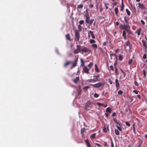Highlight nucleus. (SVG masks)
<instances>
[{
  "instance_id": "nucleus-31",
  "label": "nucleus",
  "mask_w": 147,
  "mask_h": 147,
  "mask_svg": "<svg viewBox=\"0 0 147 147\" xmlns=\"http://www.w3.org/2000/svg\"><path fill=\"white\" fill-rule=\"evenodd\" d=\"M93 63L92 62H90V63L88 65V68H90V69H91V67L93 65Z\"/></svg>"
},
{
  "instance_id": "nucleus-35",
  "label": "nucleus",
  "mask_w": 147,
  "mask_h": 147,
  "mask_svg": "<svg viewBox=\"0 0 147 147\" xmlns=\"http://www.w3.org/2000/svg\"><path fill=\"white\" fill-rule=\"evenodd\" d=\"M94 21V20L93 19H91L90 21V22L88 23V24H89L90 25H92Z\"/></svg>"
},
{
  "instance_id": "nucleus-44",
  "label": "nucleus",
  "mask_w": 147,
  "mask_h": 147,
  "mask_svg": "<svg viewBox=\"0 0 147 147\" xmlns=\"http://www.w3.org/2000/svg\"><path fill=\"white\" fill-rule=\"evenodd\" d=\"M97 104L100 106H102L103 107V106H104V104L100 102H98L97 103Z\"/></svg>"
},
{
  "instance_id": "nucleus-13",
  "label": "nucleus",
  "mask_w": 147,
  "mask_h": 147,
  "mask_svg": "<svg viewBox=\"0 0 147 147\" xmlns=\"http://www.w3.org/2000/svg\"><path fill=\"white\" fill-rule=\"evenodd\" d=\"M79 80V77H77L76 78L73 80V81L76 84Z\"/></svg>"
},
{
  "instance_id": "nucleus-17",
  "label": "nucleus",
  "mask_w": 147,
  "mask_h": 147,
  "mask_svg": "<svg viewBox=\"0 0 147 147\" xmlns=\"http://www.w3.org/2000/svg\"><path fill=\"white\" fill-rule=\"evenodd\" d=\"M96 133H94L90 136V138L91 139H94L95 138Z\"/></svg>"
},
{
  "instance_id": "nucleus-60",
  "label": "nucleus",
  "mask_w": 147,
  "mask_h": 147,
  "mask_svg": "<svg viewBox=\"0 0 147 147\" xmlns=\"http://www.w3.org/2000/svg\"><path fill=\"white\" fill-rule=\"evenodd\" d=\"M143 58L144 59H146V54H144L143 56Z\"/></svg>"
},
{
  "instance_id": "nucleus-45",
  "label": "nucleus",
  "mask_w": 147,
  "mask_h": 147,
  "mask_svg": "<svg viewBox=\"0 0 147 147\" xmlns=\"http://www.w3.org/2000/svg\"><path fill=\"white\" fill-rule=\"evenodd\" d=\"M143 74L144 75V78H146V75L145 71V70H143Z\"/></svg>"
},
{
  "instance_id": "nucleus-5",
  "label": "nucleus",
  "mask_w": 147,
  "mask_h": 147,
  "mask_svg": "<svg viewBox=\"0 0 147 147\" xmlns=\"http://www.w3.org/2000/svg\"><path fill=\"white\" fill-rule=\"evenodd\" d=\"M82 72H84L87 74H89V70L90 69V68H88L86 66H84L83 67Z\"/></svg>"
},
{
  "instance_id": "nucleus-24",
  "label": "nucleus",
  "mask_w": 147,
  "mask_h": 147,
  "mask_svg": "<svg viewBox=\"0 0 147 147\" xmlns=\"http://www.w3.org/2000/svg\"><path fill=\"white\" fill-rule=\"evenodd\" d=\"M83 7V5L82 4H81L79 5H78L77 7V9H82Z\"/></svg>"
},
{
  "instance_id": "nucleus-36",
  "label": "nucleus",
  "mask_w": 147,
  "mask_h": 147,
  "mask_svg": "<svg viewBox=\"0 0 147 147\" xmlns=\"http://www.w3.org/2000/svg\"><path fill=\"white\" fill-rule=\"evenodd\" d=\"M117 60H115V61L114 63V67L115 69V68H117V67H116Z\"/></svg>"
},
{
  "instance_id": "nucleus-19",
  "label": "nucleus",
  "mask_w": 147,
  "mask_h": 147,
  "mask_svg": "<svg viewBox=\"0 0 147 147\" xmlns=\"http://www.w3.org/2000/svg\"><path fill=\"white\" fill-rule=\"evenodd\" d=\"M142 42L144 47L145 48H146L147 47V45L146 44V42L144 40H142Z\"/></svg>"
},
{
  "instance_id": "nucleus-6",
  "label": "nucleus",
  "mask_w": 147,
  "mask_h": 147,
  "mask_svg": "<svg viewBox=\"0 0 147 147\" xmlns=\"http://www.w3.org/2000/svg\"><path fill=\"white\" fill-rule=\"evenodd\" d=\"M110 55L111 57V59H112L113 58L115 60H117V56L115 54L113 53H110Z\"/></svg>"
},
{
  "instance_id": "nucleus-64",
  "label": "nucleus",
  "mask_w": 147,
  "mask_h": 147,
  "mask_svg": "<svg viewBox=\"0 0 147 147\" xmlns=\"http://www.w3.org/2000/svg\"><path fill=\"white\" fill-rule=\"evenodd\" d=\"M133 92L136 94H138V92L137 91L135 90L133 91Z\"/></svg>"
},
{
  "instance_id": "nucleus-21",
  "label": "nucleus",
  "mask_w": 147,
  "mask_h": 147,
  "mask_svg": "<svg viewBox=\"0 0 147 147\" xmlns=\"http://www.w3.org/2000/svg\"><path fill=\"white\" fill-rule=\"evenodd\" d=\"M122 36L125 40L126 39V34L124 30L123 32Z\"/></svg>"
},
{
  "instance_id": "nucleus-38",
  "label": "nucleus",
  "mask_w": 147,
  "mask_h": 147,
  "mask_svg": "<svg viewBox=\"0 0 147 147\" xmlns=\"http://www.w3.org/2000/svg\"><path fill=\"white\" fill-rule=\"evenodd\" d=\"M118 57L119 60L120 61H121L123 59V57L121 55H119Z\"/></svg>"
},
{
  "instance_id": "nucleus-46",
  "label": "nucleus",
  "mask_w": 147,
  "mask_h": 147,
  "mask_svg": "<svg viewBox=\"0 0 147 147\" xmlns=\"http://www.w3.org/2000/svg\"><path fill=\"white\" fill-rule=\"evenodd\" d=\"M123 91L121 90H119L118 92V94L119 95H121L123 94Z\"/></svg>"
},
{
  "instance_id": "nucleus-2",
  "label": "nucleus",
  "mask_w": 147,
  "mask_h": 147,
  "mask_svg": "<svg viewBox=\"0 0 147 147\" xmlns=\"http://www.w3.org/2000/svg\"><path fill=\"white\" fill-rule=\"evenodd\" d=\"M126 24L122 25L121 24L119 25V28L121 30H125L127 32H128L130 29V26L129 25L128 23Z\"/></svg>"
},
{
  "instance_id": "nucleus-47",
  "label": "nucleus",
  "mask_w": 147,
  "mask_h": 147,
  "mask_svg": "<svg viewBox=\"0 0 147 147\" xmlns=\"http://www.w3.org/2000/svg\"><path fill=\"white\" fill-rule=\"evenodd\" d=\"M80 25L84 23V21L83 20H80L79 22Z\"/></svg>"
},
{
  "instance_id": "nucleus-12",
  "label": "nucleus",
  "mask_w": 147,
  "mask_h": 147,
  "mask_svg": "<svg viewBox=\"0 0 147 147\" xmlns=\"http://www.w3.org/2000/svg\"><path fill=\"white\" fill-rule=\"evenodd\" d=\"M92 46L95 51H96V49L97 48V45L96 44H93L92 45Z\"/></svg>"
},
{
  "instance_id": "nucleus-55",
  "label": "nucleus",
  "mask_w": 147,
  "mask_h": 147,
  "mask_svg": "<svg viewBox=\"0 0 147 147\" xmlns=\"http://www.w3.org/2000/svg\"><path fill=\"white\" fill-rule=\"evenodd\" d=\"M132 9H133V11H134L136 12V9L135 7L134 6L133 7H132Z\"/></svg>"
},
{
  "instance_id": "nucleus-42",
  "label": "nucleus",
  "mask_w": 147,
  "mask_h": 147,
  "mask_svg": "<svg viewBox=\"0 0 147 147\" xmlns=\"http://www.w3.org/2000/svg\"><path fill=\"white\" fill-rule=\"evenodd\" d=\"M77 63L76 62V61H74L73 63V67H75L76 65V64Z\"/></svg>"
},
{
  "instance_id": "nucleus-37",
  "label": "nucleus",
  "mask_w": 147,
  "mask_h": 147,
  "mask_svg": "<svg viewBox=\"0 0 147 147\" xmlns=\"http://www.w3.org/2000/svg\"><path fill=\"white\" fill-rule=\"evenodd\" d=\"M81 61L82 63L81 65L82 67H83L84 66H85L84 65V62L82 59H81Z\"/></svg>"
},
{
  "instance_id": "nucleus-15",
  "label": "nucleus",
  "mask_w": 147,
  "mask_h": 147,
  "mask_svg": "<svg viewBox=\"0 0 147 147\" xmlns=\"http://www.w3.org/2000/svg\"><path fill=\"white\" fill-rule=\"evenodd\" d=\"M88 33L90 34L92 36V37L93 38H95V36L93 32V31L90 30L88 32Z\"/></svg>"
},
{
  "instance_id": "nucleus-7",
  "label": "nucleus",
  "mask_w": 147,
  "mask_h": 147,
  "mask_svg": "<svg viewBox=\"0 0 147 147\" xmlns=\"http://www.w3.org/2000/svg\"><path fill=\"white\" fill-rule=\"evenodd\" d=\"M138 6L141 9H146V8L144 6V4L141 3H138Z\"/></svg>"
},
{
  "instance_id": "nucleus-39",
  "label": "nucleus",
  "mask_w": 147,
  "mask_h": 147,
  "mask_svg": "<svg viewBox=\"0 0 147 147\" xmlns=\"http://www.w3.org/2000/svg\"><path fill=\"white\" fill-rule=\"evenodd\" d=\"M115 73L116 76H117L119 75V74L118 72V69L117 68H115Z\"/></svg>"
},
{
  "instance_id": "nucleus-23",
  "label": "nucleus",
  "mask_w": 147,
  "mask_h": 147,
  "mask_svg": "<svg viewBox=\"0 0 147 147\" xmlns=\"http://www.w3.org/2000/svg\"><path fill=\"white\" fill-rule=\"evenodd\" d=\"M95 71L98 72H100V70H99L97 65L96 64L95 65Z\"/></svg>"
},
{
  "instance_id": "nucleus-25",
  "label": "nucleus",
  "mask_w": 147,
  "mask_h": 147,
  "mask_svg": "<svg viewBox=\"0 0 147 147\" xmlns=\"http://www.w3.org/2000/svg\"><path fill=\"white\" fill-rule=\"evenodd\" d=\"M133 127L134 132L135 134H136V127H135V125L134 124L133 125Z\"/></svg>"
},
{
  "instance_id": "nucleus-8",
  "label": "nucleus",
  "mask_w": 147,
  "mask_h": 147,
  "mask_svg": "<svg viewBox=\"0 0 147 147\" xmlns=\"http://www.w3.org/2000/svg\"><path fill=\"white\" fill-rule=\"evenodd\" d=\"M107 130H109L108 126L107 125V126H106L104 124L103 131L104 133H106L107 131Z\"/></svg>"
},
{
  "instance_id": "nucleus-43",
  "label": "nucleus",
  "mask_w": 147,
  "mask_h": 147,
  "mask_svg": "<svg viewBox=\"0 0 147 147\" xmlns=\"http://www.w3.org/2000/svg\"><path fill=\"white\" fill-rule=\"evenodd\" d=\"M78 28L79 29V31H81L82 30L81 26L80 25H79L78 26Z\"/></svg>"
},
{
  "instance_id": "nucleus-57",
  "label": "nucleus",
  "mask_w": 147,
  "mask_h": 147,
  "mask_svg": "<svg viewBox=\"0 0 147 147\" xmlns=\"http://www.w3.org/2000/svg\"><path fill=\"white\" fill-rule=\"evenodd\" d=\"M104 4H105V9H108V7L107 6V4H106V3H105Z\"/></svg>"
},
{
  "instance_id": "nucleus-30",
  "label": "nucleus",
  "mask_w": 147,
  "mask_h": 147,
  "mask_svg": "<svg viewBox=\"0 0 147 147\" xmlns=\"http://www.w3.org/2000/svg\"><path fill=\"white\" fill-rule=\"evenodd\" d=\"M126 11L127 15L129 16H130V12L129 11V10L128 9H126Z\"/></svg>"
},
{
  "instance_id": "nucleus-9",
  "label": "nucleus",
  "mask_w": 147,
  "mask_h": 147,
  "mask_svg": "<svg viewBox=\"0 0 147 147\" xmlns=\"http://www.w3.org/2000/svg\"><path fill=\"white\" fill-rule=\"evenodd\" d=\"M115 84H116V87L117 90L119 89V87L120 85L118 81V80L117 79H116L115 80Z\"/></svg>"
},
{
  "instance_id": "nucleus-61",
  "label": "nucleus",
  "mask_w": 147,
  "mask_h": 147,
  "mask_svg": "<svg viewBox=\"0 0 147 147\" xmlns=\"http://www.w3.org/2000/svg\"><path fill=\"white\" fill-rule=\"evenodd\" d=\"M111 147H114V145L112 140H111Z\"/></svg>"
},
{
  "instance_id": "nucleus-18",
  "label": "nucleus",
  "mask_w": 147,
  "mask_h": 147,
  "mask_svg": "<svg viewBox=\"0 0 147 147\" xmlns=\"http://www.w3.org/2000/svg\"><path fill=\"white\" fill-rule=\"evenodd\" d=\"M141 31V29L140 28L139 29L137 30H136V33L138 34V36H139L140 35Z\"/></svg>"
},
{
  "instance_id": "nucleus-22",
  "label": "nucleus",
  "mask_w": 147,
  "mask_h": 147,
  "mask_svg": "<svg viewBox=\"0 0 147 147\" xmlns=\"http://www.w3.org/2000/svg\"><path fill=\"white\" fill-rule=\"evenodd\" d=\"M124 20L125 21V22L126 24L128 23V21L129 19L128 18V17H126L125 16L124 18Z\"/></svg>"
},
{
  "instance_id": "nucleus-53",
  "label": "nucleus",
  "mask_w": 147,
  "mask_h": 147,
  "mask_svg": "<svg viewBox=\"0 0 147 147\" xmlns=\"http://www.w3.org/2000/svg\"><path fill=\"white\" fill-rule=\"evenodd\" d=\"M110 67L111 70L114 71V68L113 66L111 65L110 66Z\"/></svg>"
},
{
  "instance_id": "nucleus-40",
  "label": "nucleus",
  "mask_w": 147,
  "mask_h": 147,
  "mask_svg": "<svg viewBox=\"0 0 147 147\" xmlns=\"http://www.w3.org/2000/svg\"><path fill=\"white\" fill-rule=\"evenodd\" d=\"M86 129L85 128H82L81 130V133H84V131H85Z\"/></svg>"
},
{
  "instance_id": "nucleus-27",
  "label": "nucleus",
  "mask_w": 147,
  "mask_h": 147,
  "mask_svg": "<svg viewBox=\"0 0 147 147\" xmlns=\"http://www.w3.org/2000/svg\"><path fill=\"white\" fill-rule=\"evenodd\" d=\"M115 133L117 135H118L119 134V131L117 129H115Z\"/></svg>"
},
{
  "instance_id": "nucleus-4",
  "label": "nucleus",
  "mask_w": 147,
  "mask_h": 147,
  "mask_svg": "<svg viewBox=\"0 0 147 147\" xmlns=\"http://www.w3.org/2000/svg\"><path fill=\"white\" fill-rule=\"evenodd\" d=\"M75 39L78 41L80 39V33L79 31L77 30H75Z\"/></svg>"
},
{
  "instance_id": "nucleus-26",
  "label": "nucleus",
  "mask_w": 147,
  "mask_h": 147,
  "mask_svg": "<svg viewBox=\"0 0 147 147\" xmlns=\"http://www.w3.org/2000/svg\"><path fill=\"white\" fill-rule=\"evenodd\" d=\"M106 111L107 112L111 113V109L109 107L107 108L106 109Z\"/></svg>"
},
{
  "instance_id": "nucleus-51",
  "label": "nucleus",
  "mask_w": 147,
  "mask_h": 147,
  "mask_svg": "<svg viewBox=\"0 0 147 147\" xmlns=\"http://www.w3.org/2000/svg\"><path fill=\"white\" fill-rule=\"evenodd\" d=\"M99 95L96 93H95L94 94V97L95 98H97L98 97Z\"/></svg>"
},
{
  "instance_id": "nucleus-63",
  "label": "nucleus",
  "mask_w": 147,
  "mask_h": 147,
  "mask_svg": "<svg viewBox=\"0 0 147 147\" xmlns=\"http://www.w3.org/2000/svg\"><path fill=\"white\" fill-rule=\"evenodd\" d=\"M90 87L89 86H85L83 88L84 90H86L87 88H90Z\"/></svg>"
},
{
  "instance_id": "nucleus-50",
  "label": "nucleus",
  "mask_w": 147,
  "mask_h": 147,
  "mask_svg": "<svg viewBox=\"0 0 147 147\" xmlns=\"http://www.w3.org/2000/svg\"><path fill=\"white\" fill-rule=\"evenodd\" d=\"M125 125H127L128 127H130V124L127 122H125Z\"/></svg>"
},
{
  "instance_id": "nucleus-41",
  "label": "nucleus",
  "mask_w": 147,
  "mask_h": 147,
  "mask_svg": "<svg viewBox=\"0 0 147 147\" xmlns=\"http://www.w3.org/2000/svg\"><path fill=\"white\" fill-rule=\"evenodd\" d=\"M116 127L117 128L119 129L120 131H122V128L121 127H119L117 125H116Z\"/></svg>"
},
{
  "instance_id": "nucleus-29",
  "label": "nucleus",
  "mask_w": 147,
  "mask_h": 147,
  "mask_svg": "<svg viewBox=\"0 0 147 147\" xmlns=\"http://www.w3.org/2000/svg\"><path fill=\"white\" fill-rule=\"evenodd\" d=\"M125 45L127 46H128L129 45L130 41L129 40H127L125 43Z\"/></svg>"
},
{
  "instance_id": "nucleus-62",
  "label": "nucleus",
  "mask_w": 147,
  "mask_h": 147,
  "mask_svg": "<svg viewBox=\"0 0 147 147\" xmlns=\"http://www.w3.org/2000/svg\"><path fill=\"white\" fill-rule=\"evenodd\" d=\"M116 123L117 124L121 126V124L120 122L117 121V122Z\"/></svg>"
},
{
  "instance_id": "nucleus-58",
  "label": "nucleus",
  "mask_w": 147,
  "mask_h": 147,
  "mask_svg": "<svg viewBox=\"0 0 147 147\" xmlns=\"http://www.w3.org/2000/svg\"><path fill=\"white\" fill-rule=\"evenodd\" d=\"M95 144L98 147H102V146H101L100 144L97 143H95Z\"/></svg>"
},
{
  "instance_id": "nucleus-56",
  "label": "nucleus",
  "mask_w": 147,
  "mask_h": 147,
  "mask_svg": "<svg viewBox=\"0 0 147 147\" xmlns=\"http://www.w3.org/2000/svg\"><path fill=\"white\" fill-rule=\"evenodd\" d=\"M109 83L110 84H112L113 83V82L112 81V80L109 79Z\"/></svg>"
},
{
  "instance_id": "nucleus-28",
  "label": "nucleus",
  "mask_w": 147,
  "mask_h": 147,
  "mask_svg": "<svg viewBox=\"0 0 147 147\" xmlns=\"http://www.w3.org/2000/svg\"><path fill=\"white\" fill-rule=\"evenodd\" d=\"M90 43L91 44H94L95 42V41L94 39H91L90 41Z\"/></svg>"
},
{
  "instance_id": "nucleus-16",
  "label": "nucleus",
  "mask_w": 147,
  "mask_h": 147,
  "mask_svg": "<svg viewBox=\"0 0 147 147\" xmlns=\"http://www.w3.org/2000/svg\"><path fill=\"white\" fill-rule=\"evenodd\" d=\"M89 82H96V80L94 79H90L86 81Z\"/></svg>"
},
{
  "instance_id": "nucleus-52",
  "label": "nucleus",
  "mask_w": 147,
  "mask_h": 147,
  "mask_svg": "<svg viewBox=\"0 0 147 147\" xmlns=\"http://www.w3.org/2000/svg\"><path fill=\"white\" fill-rule=\"evenodd\" d=\"M107 43H108V42L107 41L106 42H104L103 43V44H102L104 46H105L106 45H107Z\"/></svg>"
},
{
  "instance_id": "nucleus-49",
  "label": "nucleus",
  "mask_w": 147,
  "mask_h": 147,
  "mask_svg": "<svg viewBox=\"0 0 147 147\" xmlns=\"http://www.w3.org/2000/svg\"><path fill=\"white\" fill-rule=\"evenodd\" d=\"M89 7L90 8H93L94 7V5L92 4H89Z\"/></svg>"
},
{
  "instance_id": "nucleus-48",
  "label": "nucleus",
  "mask_w": 147,
  "mask_h": 147,
  "mask_svg": "<svg viewBox=\"0 0 147 147\" xmlns=\"http://www.w3.org/2000/svg\"><path fill=\"white\" fill-rule=\"evenodd\" d=\"M133 61V60L132 59H130L128 61V64L129 65L131 64Z\"/></svg>"
},
{
  "instance_id": "nucleus-3",
  "label": "nucleus",
  "mask_w": 147,
  "mask_h": 147,
  "mask_svg": "<svg viewBox=\"0 0 147 147\" xmlns=\"http://www.w3.org/2000/svg\"><path fill=\"white\" fill-rule=\"evenodd\" d=\"M90 85L93 86L94 88H98L101 86H103L104 84L102 82H99L95 84H90Z\"/></svg>"
},
{
  "instance_id": "nucleus-33",
  "label": "nucleus",
  "mask_w": 147,
  "mask_h": 147,
  "mask_svg": "<svg viewBox=\"0 0 147 147\" xmlns=\"http://www.w3.org/2000/svg\"><path fill=\"white\" fill-rule=\"evenodd\" d=\"M134 79H135V82H134V83L135 85L136 86H139V84L136 81V78H134Z\"/></svg>"
},
{
  "instance_id": "nucleus-11",
  "label": "nucleus",
  "mask_w": 147,
  "mask_h": 147,
  "mask_svg": "<svg viewBox=\"0 0 147 147\" xmlns=\"http://www.w3.org/2000/svg\"><path fill=\"white\" fill-rule=\"evenodd\" d=\"M65 37H66V39L67 40L70 41H72V39H71L70 38V35L69 34H67L66 35Z\"/></svg>"
},
{
  "instance_id": "nucleus-20",
  "label": "nucleus",
  "mask_w": 147,
  "mask_h": 147,
  "mask_svg": "<svg viewBox=\"0 0 147 147\" xmlns=\"http://www.w3.org/2000/svg\"><path fill=\"white\" fill-rule=\"evenodd\" d=\"M71 63L70 61H67L64 65V66L65 67H66L67 66L69 65Z\"/></svg>"
},
{
  "instance_id": "nucleus-59",
  "label": "nucleus",
  "mask_w": 147,
  "mask_h": 147,
  "mask_svg": "<svg viewBox=\"0 0 147 147\" xmlns=\"http://www.w3.org/2000/svg\"><path fill=\"white\" fill-rule=\"evenodd\" d=\"M140 21L142 23L143 25H144L145 24V22L143 20H141Z\"/></svg>"
},
{
  "instance_id": "nucleus-1",
  "label": "nucleus",
  "mask_w": 147,
  "mask_h": 147,
  "mask_svg": "<svg viewBox=\"0 0 147 147\" xmlns=\"http://www.w3.org/2000/svg\"><path fill=\"white\" fill-rule=\"evenodd\" d=\"M77 49L74 50L73 53L74 54H77L79 53H81L83 54L84 53H90L92 52V50L90 48L86 47L84 46H81L80 45H77Z\"/></svg>"
},
{
  "instance_id": "nucleus-32",
  "label": "nucleus",
  "mask_w": 147,
  "mask_h": 147,
  "mask_svg": "<svg viewBox=\"0 0 147 147\" xmlns=\"http://www.w3.org/2000/svg\"><path fill=\"white\" fill-rule=\"evenodd\" d=\"M115 14L117 16V14L118 13V9L117 7H115Z\"/></svg>"
},
{
  "instance_id": "nucleus-34",
  "label": "nucleus",
  "mask_w": 147,
  "mask_h": 147,
  "mask_svg": "<svg viewBox=\"0 0 147 147\" xmlns=\"http://www.w3.org/2000/svg\"><path fill=\"white\" fill-rule=\"evenodd\" d=\"M122 6L121 7V9H120V10L121 11H122L124 9V4H123V3H122L121 4Z\"/></svg>"
},
{
  "instance_id": "nucleus-14",
  "label": "nucleus",
  "mask_w": 147,
  "mask_h": 147,
  "mask_svg": "<svg viewBox=\"0 0 147 147\" xmlns=\"http://www.w3.org/2000/svg\"><path fill=\"white\" fill-rule=\"evenodd\" d=\"M85 143L87 146V147H90L91 146L88 140L87 139L85 141Z\"/></svg>"
},
{
  "instance_id": "nucleus-54",
  "label": "nucleus",
  "mask_w": 147,
  "mask_h": 147,
  "mask_svg": "<svg viewBox=\"0 0 147 147\" xmlns=\"http://www.w3.org/2000/svg\"><path fill=\"white\" fill-rule=\"evenodd\" d=\"M100 75V74H99L97 76L94 75L93 76V77H96V79H98V78L99 77Z\"/></svg>"
},
{
  "instance_id": "nucleus-10",
  "label": "nucleus",
  "mask_w": 147,
  "mask_h": 147,
  "mask_svg": "<svg viewBox=\"0 0 147 147\" xmlns=\"http://www.w3.org/2000/svg\"><path fill=\"white\" fill-rule=\"evenodd\" d=\"M86 17V23L88 24L90 22V17L88 14H87L85 16Z\"/></svg>"
}]
</instances>
